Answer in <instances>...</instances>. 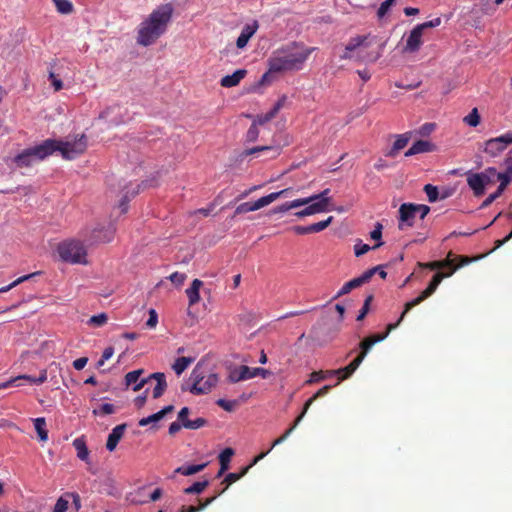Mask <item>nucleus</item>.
I'll return each instance as SVG.
<instances>
[{
  "label": "nucleus",
  "instance_id": "8",
  "mask_svg": "<svg viewBox=\"0 0 512 512\" xmlns=\"http://www.w3.org/2000/svg\"><path fill=\"white\" fill-rule=\"evenodd\" d=\"M59 256L70 263H86V250L81 242L71 240L58 246Z\"/></svg>",
  "mask_w": 512,
  "mask_h": 512
},
{
  "label": "nucleus",
  "instance_id": "22",
  "mask_svg": "<svg viewBox=\"0 0 512 512\" xmlns=\"http://www.w3.org/2000/svg\"><path fill=\"white\" fill-rule=\"evenodd\" d=\"M435 150V145L427 140H418L405 152V156L409 157L419 153L431 152Z\"/></svg>",
  "mask_w": 512,
  "mask_h": 512
},
{
  "label": "nucleus",
  "instance_id": "28",
  "mask_svg": "<svg viewBox=\"0 0 512 512\" xmlns=\"http://www.w3.org/2000/svg\"><path fill=\"white\" fill-rule=\"evenodd\" d=\"M281 105V102L278 101L277 103H275L273 108L270 109L268 112H266L265 114L258 115L257 120L253 121L251 128H255L256 124L263 125L270 121L272 118H274L275 115L278 113L279 109L281 108Z\"/></svg>",
  "mask_w": 512,
  "mask_h": 512
},
{
  "label": "nucleus",
  "instance_id": "27",
  "mask_svg": "<svg viewBox=\"0 0 512 512\" xmlns=\"http://www.w3.org/2000/svg\"><path fill=\"white\" fill-rule=\"evenodd\" d=\"M73 446L77 452V457L86 463H89V450L87 448L84 438H76L73 441Z\"/></svg>",
  "mask_w": 512,
  "mask_h": 512
},
{
  "label": "nucleus",
  "instance_id": "62",
  "mask_svg": "<svg viewBox=\"0 0 512 512\" xmlns=\"http://www.w3.org/2000/svg\"><path fill=\"white\" fill-rule=\"evenodd\" d=\"M114 354V348L113 347H107L104 349L103 354L101 356V359L98 361L97 365L100 367L102 366L105 361L109 360Z\"/></svg>",
  "mask_w": 512,
  "mask_h": 512
},
{
  "label": "nucleus",
  "instance_id": "26",
  "mask_svg": "<svg viewBox=\"0 0 512 512\" xmlns=\"http://www.w3.org/2000/svg\"><path fill=\"white\" fill-rule=\"evenodd\" d=\"M321 212H324V203H315L313 201L307 204V206L303 210L296 212L295 216H297L298 218H303Z\"/></svg>",
  "mask_w": 512,
  "mask_h": 512
},
{
  "label": "nucleus",
  "instance_id": "6",
  "mask_svg": "<svg viewBox=\"0 0 512 512\" xmlns=\"http://www.w3.org/2000/svg\"><path fill=\"white\" fill-rule=\"evenodd\" d=\"M408 312L409 311H406V304H405L404 310L401 313L398 321L396 323L388 324L385 333L372 335V336L366 337L364 340H362L359 344V347L361 349L360 354L354 360H352L350 362V364H348L345 367V370H347L348 373L349 372L354 373L357 370V368L360 366V364L362 363V361L364 360L365 356L367 355L368 351L372 348V346L378 342L383 341L391 331L396 329L399 326V324L403 321L405 315Z\"/></svg>",
  "mask_w": 512,
  "mask_h": 512
},
{
  "label": "nucleus",
  "instance_id": "20",
  "mask_svg": "<svg viewBox=\"0 0 512 512\" xmlns=\"http://www.w3.org/2000/svg\"><path fill=\"white\" fill-rule=\"evenodd\" d=\"M126 427H127V425L124 423V424L117 425L116 427H114L112 429L111 433L108 435V439L106 442V448L108 451L112 452L116 449L119 441L121 440V438L124 435Z\"/></svg>",
  "mask_w": 512,
  "mask_h": 512
},
{
  "label": "nucleus",
  "instance_id": "45",
  "mask_svg": "<svg viewBox=\"0 0 512 512\" xmlns=\"http://www.w3.org/2000/svg\"><path fill=\"white\" fill-rule=\"evenodd\" d=\"M396 3V0H385L381 3L380 7L377 10V17L378 19H383L388 12L390 11L391 7Z\"/></svg>",
  "mask_w": 512,
  "mask_h": 512
},
{
  "label": "nucleus",
  "instance_id": "54",
  "mask_svg": "<svg viewBox=\"0 0 512 512\" xmlns=\"http://www.w3.org/2000/svg\"><path fill=\"white\" fill-rule=\"evenodd\" d=\"M257 29L258 23L257 21H254L252 24L245 25L240 33L250 40V38L256 33Z\"/></svg>",
  "mask_w": 512,
  "mask_h": 512
},
{
  "label": "nucleus",
  "instance_id": "13",
  "mask_svg": "<svg viewBox=\"0 0 512 512\" xmlns=\"http://www.w3.org/2000/svg\"><path fill=\"white\" fill-rule=\"evenodd\" d=\"M150 380H155L156 381V385H155V387L153 389L152 396H153L154 399H158V398H160L164 394V392H165V390L167 388L166 377H165V374L162 373V372L152 373L147 378L141 379L139 381V383L136 386L133 387V390L134 391H139Z\"/></svg>",
  "mask_w": 512,
  "mask_h": 512
},
{
  "label": "nucleus",
  "instance_id": "48",
  "mask_svg": "<svg viewBox=\"0 0 512 512\" xmlns=\"http://www.w3.org/2000/svg\"><path fill=\"white\" fill-rule=\"evenodd\" d=\"M69 500L66 493L59 497L54 505L53 512H66L68 510Z\"/></svg>",
  "mask_w": 512,
  "mask_h": 512
},
{
  "label": "nucleus",
  "instance_id": "38",
  "mask_svg": "<svg viewBox=\"0 0 512 512\" xmlns=\"http://www.w3.org/2000/svg\"><path fill=\"white\" fill-rule=\"evenodd\" d=\"M360 286H361V285H360V283H359V281H358L357 277H356V278H353V279H351L350 281L346 282V283L341 287V289L337 292V294H336L335 298H339V297H341V296H343V295H345V294H348V293H349V292H351L353 289L358 288V287H360Z\"/></svg>",
  "mask_w": 512,
  "mask_h": 512
},
{
  "label": "nucleus",
  "instance_id": "10",
  "mask_svg": "<svg viewBox=\"0 0 512 512\" xmlns=\"http://www.w3.org/2000/svg\"><path fill=\"white\" fill-rule=\"evenodd\" d=\"M270 375V371L264 368H250L246 365H242L230 371L227 380L230 383H237L243 380L251 379L256 376L267 378Z\"/></svg>",
  "mask_w": 512,
  "mask_h": 512
},
{
  "label": "nucleus",
  "instance_id": "37",
  "mask_svg": "<svg viewBox=\"0 0 512 512\" xmlns=\"http://www.w3.org/2000/svg\"><path fill=\"white\" fill-rule=\"evenodd\" d=\"M220 494L217 493L216 495L207 498L204 502H200L199 506H189L185 507L182 506L181 511L182 512H200L204 510L208 505H210Z\"/></svg>",
  "mask_w": 512,
  "mask_h": 512
},
{
  "label": "nucleus",
  "instance_id": "12",
  "mask_svg": "<svg viewBox=\"0 0 512 512\" xmlns=\"http://www.w3.org/2000/svg\"><path fill=\"white\" fill-rule=\"evenodd\" d=\"M510 144H512V133L507 132L501 136L485 141L484 151L491 156H496L504 151Z\"/></svg>",
  "mask_w": 512,
  "mask_h": 512
},
{
  "label": "nucleus",
  "instance_id": "44",
  "mask_svg": "<svg viewBox=\"0 0 512 512\" xmlns=\"http://www.w3.org/2000/svg\"><path fill=\"white\" fill-rule=\"evenodd\" d=\"M463 122L470 127H476L480 122V116L477 108H474L467 116L463 118Z\"/></svg>",
  "mask_w": 512,
  "mask_h": 512
},
{
  "label": "nucleus",
  "instance_id": "47",
  "mask_svg": "<svg viewBox=\"0 0 512 512\" xmlns=\"http://www.w3.org/2000/svg\"><path fill=\"white\" fill-rule=\"evenodd\" d=\"M142 373H143L142 369H138V370H134V371L128 372L125 375L126 385L130 386V385L135 384L134 386H136L139 383L138 380H139L140 376L142 375Z\"/></svg>",
  "mask_w": 512,
  "mask_h": 512
},
{
  "label": "nucleus",
  "instance_id": "40",
  "mask_svg": "<svg viewBox=\"0 0 512 512\" xmlns=\"http://www.w3.org/2000/svg\"><path fill=\"white\" fill-rule=\"evenodd\" d=\"M383 245V242L376 243L373 247H370L368 244H363L361 241L357 242L354 245V252L357 257H360L366 254L371 249H377Z\"/></svg>",
  "mask_w": 512,
  "mask_h": 512
},
{
  "label": "nucleus",
  "instance_id": "24",
  "mask_svg": "<svg viewBox=\"0 0 512 512\" xmlns=\"http://www.w3.org/2000/svg\"><path fill=\"white\" fill-rule=\"evenodd\" d=\"M202 285H203V282L201 280L194 279L191 286L186 289V295L189 300V306H193L194 304H196L200 301L199 290Z\"/></svg>",
  "mask_w": 512,
  "mask_h": 512
},
{
  "label": "nucleus",
  "instance_id": "15",
  "mask_svg": "<svg viewBox=\"0 0 512 512\" xmlns=\"http://www.w3.org/2000/svg\"><path fill=\"white\" fill-rule=\"evenodd\" d=\"M491 182L489 173H472L467 176V183L473 190L476 197L482 196L485 191V186Z\"/></svg>",
  "mask_w": 512,
  "mask_h": 512
},
{
  "label": "nucleus",
  "instance_id": "53",
  "mask_svg": "<svg viewBox=\"0 0 512 512\" xmlns=\"http://www.w3.org/2000/svg\"><path fill=\"white\" fill-rule=\"evenodd\" d=\"M372 300H373V295H368L366 297L364 304H363L362 308L360 309L359 314L357 316L358 321H361L365 318V316L369 312L370 304H371Z\"/></svg>",
  "mask_w": 512,
  "mask_h": 512
},
{
  "label": "nucleus",
  "instance_id": "7",
  "mask_svg": "<svg viewBox=\"0 0 512 512\" xmlns=\"http://www.w3.org/2000/svg\"><path fill=\"white\" fill-rule=\"evenodd\" d=\"M272 132V139L270 143H263L255 147L245 149L240 157L244 158L249 155H259L266 152L269 154L267 158H275L280 154L281 148L288 145V140L284 138L283 130H267Z\"/></svg>",
  "mask_w": 512,
  "mask_h": 512
},
{
  "label": "nucleus",
  "instance_id": "4",
  "mask_svg": "<svg viewBox=\"0 0 512 512\" xmlns=\"http://www.w3.org/2000/svg\"><path fill=\"white\" fill-rule=\"evenodd\" d=\"M482 256L476 257V258H470L468 256H458L455 259H452V266H449V271L447 273L443 272H436L433 276L432 280L428 284L425 290H423L420 295L416 298H414L411 301H408L406 303V311H410L415 306L419 305L421 302H423L425 299L430 297L437 289L439 284L442 282V280L446 277L452 276L457 269L470 264L473 260L479 259Z\"/></svg>",
  "mask_w": 512,
  "mask_h": 512
},
{
  "label": "nucleus",
  "instance_id": "46",
  "mask_svg": "<svg viewBox=\"0 0 512 512\" xmlns=\"http://www.w3.org/2000/svg\"><path fill=\"white\" fill-rule=\"evenodd\" d=\"M108 316L106 313H100L93 315L89 318L88 324L95 327H101L107 323Z\"/></svg>",
  "mask_w": 512,
  "mask_h": 512
},
{
  "label": "nucleus",
  "instance_id": "41",
  "mask_svg": "<svg viewBox=\"0 0 512 512\" xmlns=\"http://www.w3.org/2000/svg\"><path fill=\"white\" fill-rule=\"evenodd\" d=\"M209 485L208 480L198 481L192 484L191 486L184 489V493L186 494H200L205 488Z\"/></svg>",
  "mask_w": 512,
  "mask_h": 512
},
{
  "label": "nucleus",
  "instance_id": "52",
  "mask_svg": "<svg viewBox=\"0 0 512 512\" xmlns=\"http://www.w3.org/2000/svg\"><path fill=\"white\" fill-rule=\"evenodd\" d=\"M424 191L428 197L429 202H435L438 199V188L432 184H426Z\"/></svg>",
  "mask_w": 512,
  "mask_h": 512
},
{
  "label": "nucleus",
  "instance_id": "17",
  "mask_svg": "<svg viewBox=\"0 0 512 512\" xmlns=\"http://www.w3.org/2000/svg\"><path fill=\"white\" fill-rule=\"evenodd\" d=\"M376 40V36H356L349 40V42L345 46V51L341 56L342 59H351L352 52L361 46L368 47L372 45V43Z\"/></svg>",
  "mask_w": 512,
  "mask_h": 512
},
{
  "label": "nucleus",
  "instance_id": "64",
  "mask_svg": "<svg viewBox=\"0 0 512 512\" xmlns=\"http://www.w3.org/2000/svg\"><path fill=\"white\" fill-rule=\"evenodd\" d=\"M441 24V19L439 17L434 18L430 21L418 24V26L424 31L427 28H434Z\"/></svg>",
  "mask_w": 512,
  "mask_h": 512
},
{
  "label": "nucleus",
  "instance_id": "33",
  "mask_svg": "<svg viewBox=\"0 0 512 512\" xmlns=\"http://www.w3.org/2000/svg\"><path fill=\"white\" fill-rule=\"evenodd\" d=\"M250 469V466H246L242 469L240 473H229L225 476L222 484H225V487L222 489V491L219 492V494H222L230 485L241 479Z\"/></svg>",
  "mask_w": 512,
  "mask_h": 512
},
{
  "label": "nucleus",
  "instance_id": "25",
  "mask_svg": "<svg viewBox=\"0 0 512 512\" xmlns=\"http://www.w3.org/2000/svg\"><path fill=\"white\" fill-rule=\"evenodd\" d=\"M410 138L411 135L409 132L397 135L391 150L387 153V156L394 157L401 149H403L408 144Z\"/></svg>",
  "mask_w": 512,
  "mask_h": 512
},
{
  "label": "nucleus",
  "instance_id": "2",
  "mask_svg": "<svg viewBox=\"0 0 512 512\" xmlns=\"http://www.w3.org/2000/svg\"><path fill=\"white\" fill-rule=\"evenodd\" d=\"M299 47H302V45L294 41L275 50L268 60L269 71L280 73L300 70L315 48H304L299 52L297 51Z\"/></svg>",
  "mask_w": 512,
  "mask_h": 512
},
{
  "label": "nucleus",
  "instance_id": "56",
  "mask_svg": "<svg viewBox=\"0 0 512 512\" xmlns=\"http://www.w3.org/2000/svg\"><path fill=\"white\" fill-rule=\"evenodd\" d=\"M505 189H503L502 187L498 186L497 190L490 194L482 203L481 207L482 208H485V207H488L489 205H491L504 191Z\"/></svg>",
  "mask_w": 512,
  "mask_h": 512
},
{
  "label": "nucleus",
  "instance_id": "34",
  "mask_svg": "<svg viewBox=\"0 0 512 512\" xmlns=\"http://www.w3.org/2000/svg\"><path fill=\"white\" fill-rule=\"evenodd\" d=\"M34 427L39 440L45 442L48 440V431L46 429V420L43 417L34 419Z\"/></svg>",
  "mask_w": 512,
  "mask_h": 512
},
{
  "label": "nucleus",
  "instance_id": "30",
  "mask_svg": "<svg viewBox=\"0 0 512 512\" xmlns=\"http://www.w3.org/2000/svg\"><path fill=\"white\" fill-rule=\"evenodd\" d=\"M487 172L497 176V179L500 181L499 186L503 189H505L512 180V166L508 167L505 172L497 173L495 168H488Z\"/></svg>",
  "mask_w": 512,
  "mask_h": 512
},
{
  "label": "nucleus",
  "instance_id": "16",
  "mask_svg": "<svg viewBox=\"0 0 512 512\" xmlns=\"http://www.w3.org/2000/svg\"><path fill=\"white\" fill-rule=\"evenodd\" d=\"M416 204L404 203L399 208V221L398 229L405 230L407 227H412L416 217Z\"/></svg>",
  "mask_w": 512,
  "mask_h": 512
},
{
  "label": "nucleus",
  "instance_id": "21",
  "mask_svg": "<svg viewBox=\"0 0 512 512\" xmlns=\"http://www.w3.org/2000/svg\"><path fill=\"white\" fill-rule=\"evenodd\" d=\"M246 75V69H237L232 74L222 77L220 80V85L225 88L237 86Z\"/></svg>",
  "mask_w": 512,
  "mask_h": 512
},
{
  "label": "nucleus",
  "instance_id": "51",
  "mask_svg": "<svg viewBox=\"0 0 512 512\" xmlns=\"http://www.w3.org/2000/svg\"><path fill=\"white\" fill-rule=\"evenodd\" d=\"M115 406L110 403L102 404L98 409L93 410L94 415H110L115 412Z\"/></svg>",
  "mask_w": 512,
  "mask_h": 512
},
{
  "label": "nucleus",
  "instance_id": "35",
  "mask_svg": "<svg viewBox=\"0 0 512 512\" xmlns=\"http://www.w3.org/2000/svg\"><path fill=\"white\" fill-rule=\"evenodd\" d=\"M206 466H207V463L181 466L175 470V473H178V474H181L184 476H190V475L196 474L198 472H201L202 470L205 469Z\"/></svg>",
  "mask_w": 512,
  "mask_h": 512
},
{
  "label": "nucleus",
  "instance_id": "31",
  "mask_svg": "<svg viewBox=\"0 0 512 512\" xmlns=\"http://www.w3.org/2000/svg\"><path fill=\"white\" fill-rule=\"evenodd\" d=\"M452 252H449L448 257L441 261H432L428 263H419V266L422 268H427L430 270H441L444 268H449L452 266Z\"/></svg>",
  "mask_w": 512,
  "mask_h": 512
},
{
  "label": "nucleus",
  "instance_id": "11",
  "mask_svg": "<svg viewBox=\"0 0 512 512\" xmlns=\"http://www.w3.org/2000/svg\"><path fill=\"white\" fill-rule=\"evenodd\" d=\"M353 372H347V370H345V367L343 368H339V369H336V370H319V371H314L310 374V377L309 379L305 382L306 385H311V384H314V383H318L322 380H325L327 378H330L332 376H337L338 378V382L337 384H339L341 381H344L348 378H350L352 376Z\"/></svg>",
  "mask_w": 512,
  "mask_h": 512
},
{
  "label": "nucleus",
  "instance_id": "49",
  "mask_svg": "<svg viewBox=\"0 0 512 512\" xmlns=\"http://www.w3.org/2000/svg\"><path fill=\"white\" fill-rule=\"evenodd\" d=\"M207 424V420L199 417L195 420H189L184 423V428L190 429V430H197L201 427H204Z\"/></svg>",
  "mask_w": 512,
  "mask_h": 512
},
{
  "label": "nucleus",
  "instance_id": "58",
  "mask_svg": "<svg viewBox=\"0 0 512 512\" xmlns=\"http://www.w3.org/2000/svg\"><path fill=\"white\" fill-rule=\"evenodd\" d=\"M48 77L55 91H59L63 88V82L55 75V73L52 70L49 71Z\"/></svg>",
  "mask_w": 512,
  "mask_h": 512
},
{
  "label": "nucleus",
  "instance_id": "32",
  "mask_svg": "<svg viewBox=\"0 0 512 512\" xmlns=\"http://www.w3.org/2000/svg\"><path fill=\"white\" fill-rule=\"evenodd\" d=\"M330 193V189H325L323 190L321 193L319 194H314L310 197H307V198H303L304 200H308V204L311 203V202H315V203H324V212L325 211H328V205L330 203V198L328 197V194Z\"/></svg>",
  "mask_w": 512,
  "mask_h": 512
},
{
  "label": "nucleus",
  "instance_id": "50",
  "mask_svg": "<svg viewBox=\"0 0 512 512\" xmlns=\"http://www.w3.org/2000/svg\"><path fill=\"white\" fill-rule=\"evenodd\" d=\"M332 221H333V217L329 216L326 220L311 224L310 230H312V233L321 232L324 229H326L331 224Z\"/></svg>",
  "mask_w": 512,
  "mask_h": 512
},
{
  "label": "nucleus",
  "instance_id": "59",
  "mask_svg": "<svg viewBox=\"0 0 512 512\" xmlns=\"http://www.w3.org/2000/svg\"><path fill=\"white\" fill-rule=\"evenodd\" d=\"M216 404L219 407L223 408L225 411L231 412L234 410V408L236 406V401H228L225 399H218L216 401Z\"/></svg>",
  "mask_w": 512,
  "mask_h": 512
},
{
  "label": "nucleus",
  "instance_id": "42",
  "mask_svg": "<svg viewBox=\"0 0 512 512\" xmlns=\"http://www.w3.org/2000/svg\"><path fill=\"white\" fill-rule=\"evenodd\" d=\"M53 2L61 14H70L73 11V4L70 0H53Z\"/></svg>",
  "mask_w": 512,
  "mask_h": 512
},
{
  "label": "nucleus",
  "instance_id": "43",
  "mask_svg": "<svg viewBox=\"0 0 512 512\" xmlns=\"http://www.w3.org/2000/svg\"><path fill=\"white\" fill-rule=\"evenodd\" d=\"M40 274V272H34V273H31V274H28V275H24L22 277H19L17 278L15 281H13L12 283H10L9 285L7 286H4V287H1L0 288V293H5V292H8L9 290H11L12 288L16 287L17 285L21 284L22 282L36 276Z\"/></svg>",
  "mask_w": 512,
  "mask_h": 512
},
{
  "label": "nucleus",
  "instance_id": "55",
  "mask_svg": "<svg viewBox=\"0 0 512 512\" xmlns=\"http://www.w3.org/2000/svg\"><path fill=\"white\" fill-rule=\"evenodd\" d=\"M377 269L378 268L373 267L371 269L366 270L365 272L362 273V275L357 277L360 285L362 286L363 284L368 283L371 280V278L376 274Z\"/></svg>",
  "mask_w": 512,
  "mask_h": 512
},
{
  "label": "nucleus",
  "instance_id": "61",
  "mask_svg": "<svg viewBox=\"0 0 512 512\" xmlns=\"http://www.w3.org/2000/svg\"><path fill=\"white\" fill-rule=\"evenodd\" d=\"M158 323V315L154 309L149 310V318L146 322L148 328H155Z\"/></svg>",
  "mask_w": 512,
  "mask_h": 512
},
{
  "label": "nucleus",
  "instance_id": "39",
  "mask_svg": "<svg viewBox=\"0 0 512 512\" xmlns=\"http://www.w3.org/2000/svg\"><path fill=\"white\" fill-rule=\"evenodd\" d=\"M234 455V450L232 448H225L219 455L220 466H222V470H228L229 463L231 461V457Z\"/></svg>",
  "mask_w": 512,
  "mask_h": 512
},
{
  "label": "nucleus",
  "instance_id": "9",
  "mask_svg": "<svg viewBox=\"0 0 512 512\" xmlns=\"http://www.w3.org/2000/svg\"><path fill=\"white\" fill-rule=\"evenodd\" d=\"M331 388H332L331 385H325L321 389H319L311 398H309L306 401V403L304 404L301 414L296 418V420L294 421L292 426L288 430H286V432L282 436H280L279 438L274 440L271 447L268 450L271 451L275 446L283 443L289 437V435L293 432V430L297 427V425L300 423V421L303 419L304 415L308 411L309 407L313 404V402L316 399L325 396L330 391Z\"/></svg>",
  "mask_w": 512,
  "mask_h": 512
},
{
  "label": "nucleus",
  "instance_id": "36",
  "mask_svg": "<svg viewBox=\"0 0 512 512\" xmlns=\"http://www.w3.org/2000/svg\"><path fill=\"white\" fill-rule=\"evenodd\" d=\"M193 362V358L190 357H179L174 362L172 368L177 375H181L187 367Z\"/></svg>",
  "mask_w": 512,
  "mask_h": 512
},
{
  "label": "nucleus",
  "instance_id": "23",
  "mask_svg": "<svg viewBox=\"0 0 512 512\" xmlns=\"http://www.w3.org/2000/svg\"><path fill=\"white\" fill-rule=\"evenodd\" d=\"M173 410H174V406L168 405V406L164 407L163 409H161L160 411H158L157 413H154L148 417L142 418L138 424H139V426L143 427L150 423L158 422L161 419H163L164 416H166L168 413H171Z\"/></svg>",
  "mask_w": 512,
  "mask_h": 512
},
{
  "label": "nucleus",
  "instance_id": "18",
  "mask_svg": "<svg viewBox=\"0 0 512 512\" xmlns=\"http://www.w3.org/2000/svg\"><path fill=\"white\" fill-rule=\"evenodd\" d=\"M422 35L423 30L416 25L408 35L403 51L408 53L417 52L422 45Z\"/></svg>",
  "mask_w": 512,
  "mask_h": 512
},
{
  "label": "nucleus",
  "instance_id": "60",
  "mask_svg": "<svg viewBox=\"0 0 512 512\" xmlns=\"http://www.w3.org/2000/svg\"><path fill=\"white\" fill-rule=\"evenodd\" d=\"M382 230H383L382 224L380 222H377L375 224L374 229L370 232L371 239L381 242L380 240L382 237Z\"/></svg>",
  "mask_w": 512,
  "mask_h": 512
},
{
  "label": "nucleus",
  "instance_id": "14",
  "mask_svg": "<svg viewBox=\"0 0 512 512\" xmlns=\"http://www.w3.org/2000/svg\"><path fill=\"white\" fill-rule=\"evenodd\" d=\"M125 108L121 105L115 104L107 107L99 114V119L104 120L105 124L109 126H119L125 124L124 114Z\"/></svg>",
  "mask_w": 512,
  "mask_h": 512
},
{
  "label": "nucleus",
  "instance_id": "19",
  "mask_svg": "<svg viewBox=\"0 0 512 512\" xmlns=\"http://www.w3.org/2000/svg\"><path fill=\"white\" fill-rule=\"evenodd\" d=\"M291 191H292L291 188L283 189L278 192L270 193L266 196L259 198L258 200L254 201V202H251L252 211H256L265 206H268L269 204L276 201L280 197L288 196Z\"/></svg>",
  "mask_w": 512,
  "mask_h": 512
},
{
  "label": "nucleus",
  "instance_id": "5",
  "mask_svg": "<svg viewBox=\"0 0 512 512\" xmlns=\"http://www.w3.org/2000/svg\"><path fill=\"white\" fill-rule=\"evenodd\" d=\"M189 380L192 384L190 386L182 384L181 390L190 391L194 395H202L209 393L217 385L219 377L216 373L206 374L204 368L197 364L192 370Z\"/></svg>",
  "mask_w": 512,
  "mask_h": 512
},
{
  "label": "nucleus",
  "instance_id": "3",
  "mask_svg": "<svg viewBox=\"0 0 512 512\" xmlns=\"http://www.w3.org/2000/svg\"><path fill=\"white\" fill-rule=\"evenodd\" d=\"M173 7L171 4L161 5L145 19L138 29L137 42L142 46L153 44L165 33L171 20Z\"/></svg>",
  "mask_w": 512,
  "mask_h": 512
},
{
  "label": "nucleus",
  "instance_id": "63",
  "mask_svg": "<svg viewBox=\"0 0 512 512\" xmlns=\"http://www.w3.org/2000/svg\"><path fill=\"white\" fill-rule=\"evenodd\" d=\"M248 212H253L252 207H251V202H244L236 207L234 214L240 215V214H245Z\"/></svg>",
  "mask_w": 512,
  "mask_h": 512
},
{
  "label": "nucleus",
  "instance_id": "57",
  "mask_svg": "<svg viewBox=\"0 0 512 512\" xmlns=\"http://www.w3.org/2000/svg\"><path fill=\"white\" fill-rule=\"evenodd\" d=\"M186 274L180 272H174L169 276L170 281L176 286H180L186 280Z\"/></svg>",
  "mask_w": 512,
  "mask_h": 512
},
{
  "label": "nucleus",
  "instance_id": "29",
  "mask_svg": "<svg viewBox=\"0 0 512 512\" xmlns=\"http://www.w3.org/2000/svg\"><path fill=\"white\" fill-rule=\"evenodd\" d=\"M308 204V200H304L303 198L295 199L290 202L283 203L282 205L275 207L272 212L274 214L277 213H285L291 209L298 208L301 206H305Z\"/></svg>",
  "mask_w": 512,
  "mask_h": 512
},
{
  "label": "nucleus",
  "instance_id": "1",
  "mask_svg": "<svg viewBox=\"0 0 512 512\" xmlns=\"http://www.w3.org/2000/svg\"><path fill=\"white\" fill-rule=\"evenodd\" d=\"M88 147V139L85 133L68 135L62 139H46L40 144L23 149L12 158V164L16 169L31 168L38 161L59 153L64 160H74L82 155Z\"/></svg>",
  "mask_w": 512,
  "mask_h": 512
}]
</instances>
